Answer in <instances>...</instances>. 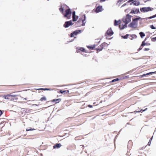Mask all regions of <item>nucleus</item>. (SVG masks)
<instances>
[{"instance_id":"nucleus-1","label":"nucleus","mask_w":156,"mask_h":156,"mask_svg":"<svg viewBox=\"0 0 156 156\" xmlns=\"http://www.w3.org/2000/svg\"><path fill=\"white\" fill-rule=\"evenodd\" d=\"M122 21L125 23V24H121L120 20L117 21L116 20H114V25L116 26L120 24L119 27L120 30H122L127 27V15L122 18Z\"/></svg>"},{"instance_id":"nucleus-2","label":"nucleus","mask_w":156,"mask_h":156,"mask_svg":"<svg viewBox=\"0 0 156 156\" xmlns=\"http://www.w3.org/2000/svg\"><path fill=\"white\" fill-rule=\"evenodd\" d=\"M140 18V17L138 16L136 18L133 19L132 22L128 26L134 28H136L137 27V23L136 22Z\"/></svg>"},{"instance_id":"nucleus-3","label":"nucleus","mask_w":156,"mask_h":156,"mask_svg":"<svg viewBox=\"0 0 156 156\" xmlns=\"http://www.w3.org/2000/svg\"><path fill=\"white\" fill-rule=\"evenodd\" d=\"M65 12L66 13L64 15V17H67L68 19H70L72 13L71 9H66L65 11Z\"/></svg>"},{"instance_id":"nucleus-4","label":"nucleus","mask_w":156,"mask_h":156,"mask_svg":"<svg viewBox=\"0 0 156 156\" xmlns=\"http://www.w3.org/2000/svg\"><path fill=\"white\" fill-rule=\"evenodd\" d=\"M154 9L150 7H143L140 8V11L141 12H148L149 11H151Z\"/></svg>"},{"instance_id":"nucleus-5","label":"nucleus","mask_w":156,"mask_h":156,"mask_svg":"<svg viewBox=\"0 0 156 156\" xmlns=\"http://www.w3.org/2000/svg\"><path fill=\"white\" fill-rule=\"evenodd\" d=\"M73 23H72L71 20L66 21L64 24V27L65 28H67L69 27V26L73 25Z\"/></svg>"},{"instance_id":"nucleus-6","label":"nucleus","mask_w":156,"mask_h":156,"mask_svg":"<svg viewBox=\"0 0 156 156\" xmlns=\"http://www.w3.org/2000/svg\"><path fill=\"white\" fill-rule=\"evenodd\" d=\"M113 34V32L112 31L111 28L108 29L106 32L105 34V36L107 37V35L108 36H111Z\"/></svg>"},{"instance_id":"nucleus-7","label":"nucleus","mask_w":156,"mask_h":156,"mask_svg":"<svg viewBox=\"0 0 156 156\" xmlns=\"http://www.w3.org/2000/svg\"><path fill=\"white\" fill-rule=\"evenodd\" d=\"M137 37V36L135 34L129 35L127 34V38H129L130 40H132L134 38Z\"/></svg>"},{"instance_id":"nucleus-8","label":"nucleus","mask_w":156,"mask_h":156,"mask_svg":"<svg viewBox=\"0 0 156 156\" xmlns=\"http://www.w3.org/2000/svg\"><path fill=\"white\" fill-rule=\"evenodd\" d=\"M103 10L102 6H99L97 7L95 12L96 13L99 12H101Z\"/></svg>"},{"instance_id":"nucleus-9","label":"nucleus","mask_w":156,"mask_h":156,"mask_svg":"<svg viewBox=\"0 0 156 156\" xmlns=\"http://www.w3.org/2000/svg\"><path fill=\"white\" fill-rule=\"evenodd\" d=\"M4 98L6 99H9L12 101L14 100V99L11 98L9 97V94H7L6 95L3 96Z\"/></svg>"},{"instance_id":"nucleus-10","label":"nucleus","mask_w":156,"mask_h":156,"mask_svg":"<svg viewBox=\"0 0 156 156\" xmlns=\"http://www.w3.org/2000/svg\"><path fill=\"white\" fill-rule=\"evenodd\" d=\"M61 146V145L60 144H56L53 146V147L54 149L56 148H59Z\"/></svg>"},{"instance_id":"nucleus-11","label":"nucleus","mask_w":156,"mask_h":156,"mask_svg":"<svg viewBox=\"0 0 156 156\" xmlns=\"http://www.w3.org/2000/svg\"><path fill=\"white\" fill-rule=\"evenodd\" d=\"M133 3L134 5L138 6L140 4V2L138 1H136L132 2L130 4L131 5Z\"/></svg>"},{"instance_id":"nucleus-12","label":"nucleus","mask_w":156,"mask_h":156,"mask_svg":"<svg viewBox=\"0 0 156 156\" xmlns=\"http://www.w3.org/2000/svg\"><path fill=\"white\" fill-rule=\"evenodd\" d=\"M61 101V99L59 98V99H53L52 101L55 102V103L56 104V103H59Z\"/></svg>"},{"instance_id":"nucleus-13","label":"nucleus","mask_w":156,"mask_h":156,"mask_svg":"<svg viewBox=\"0 0 156 156\" xmlns=\"http://www.w3.org/2000/svg\"><path fill=\"white\" fill-rule=\"evenodd\" d=\"M81 32V30H76V31L73 32V34H74V35H76L78 33H80Z\"/></svg>"},{"instance_id":"nucleus-14","label":"nucleus","mask_w":156,"mask_h":156,"mask_svg":"<svg viewBox=\"0 0 156 156\" xmlns=\"http://www.w3.org/2000/svg\"><path fill=\"white\" fill-rule=\"evenodd\" d=\"M155 73V72H149V73H146V74H144L143 75H141V77H143L146 75H149L150 74H154Z\"/></svg>"},{"instance_id":"nucleus-15","label":"nucleus","mask_w":156,"mask_h":156,"mask_svg":"<svg viewBox=\"0 0 156 156\" xmlns=\"http://www.w3.org/2000/svg\"><path fill=\"white\" fill-rule=\"evenodd\" d=\"M84 19L82 20V26H84L85 25V23H86V22H85V21L86 18V16L85 15H84Z\"/></svg>"},{"instance_id":"nucleus-16","label":"nucleus","mask_w":156,"mask_h":156,"mask_svg":"<svg viewBox=\"0 0 156 156\" xmlns=\"http://www.w3.org/2000/svg\"><path fill=\"white\" fill-rule=\"evenodd\" d=\"M103 48L104 47L101 45H100L98 48H96V49L98 51H100L103 49Z\"/></svg>"},{"instance_id":"nucleus-17","label":"nucleus","mask_w":156,"mask_h":156,"mask_svg":"<svg viewBox=\"0 0 156 156\" xmlns=\"http://www.w3.org/2000/svg\"><path fill=\"white\" fill-rule=\"evenodd\" d=\"M78 18V16H73V21L74 22L76 21Z\"/></svg>"},{"instance_id":"nucleus-18","label":"nucleus","mask_w":156,"mask_h":156,"mask_svg":"<svg viewBox=\"0 0 156 156\" xmlns=\"http://www.w3.org/2000/svg\"><path fill=\"white\" fill-rule=\"evenodd\" d=\"M139 34L141 38H143L145 36V34L144 33L142 32H140L139 33Z\"/></svg>"},{"instance_id":"nucleus-19","label":"nucleus","mask_w":156,"mask_h":156,"mask_svg":"<svg viewBox=\"0 0 156 156\" xmlns=\"http://www.w3.org/2000/svg\"><path fill=\"white\" fill-rule=\"evenodd\" d=\"M127 24L131 21V20L130 19V18H131V16L129 15V14H127Z\"/></svg>"},{"instance_id":"nucleus-20","label":"nucleus","mask_w":156,"mask_h":156,"mask_svg":"<svg viewBox=\"0 0 156 156\" xmlns=\"http://www.w3.org/2000/svg\"><path fill=\"white\" fill-rule=\"evenodd\" d=\"M37 90H52V89H50V88H40V89H37Z\"/></svg>"},{"instance_id":"nucleus-21","label":"nucleus","mask_w":156,"mask_h":156,"mask_svg":"<svg viewBox=\"0 0 156 156\" xmlns=\"http://www.w3.org/2000/svg\"><path fill=\"white\" fill-rule=\"evenodd\" d=\"M59 92L61 93V94H63L64 93L66 92V93L69 92V90H60L59 91Z\"/></svg>"},{"instance_id":"nucleus-22","label":"nucleus","mask_w":156,"mask_h":156,"mask_svg":"<svg viewBox=\"0 0 156 156\" xmlns=\"http://www.w3.org/2000/svg\"><path fill=\"white\" fill-rule=\"evenodd\" d=\"M147 109V108H146L144 110H142V109H141L140 110V111H135L134 112H144L145 111H146Z\"/></svg>"},{"instance_id":"nucleus-23","label":"nucleus","mask_w":156,"mask_h":156,"mask_svg":"<svg viewBox=\"0 0 156 156\" xmlns=\"http://www.w3.org/2000/svg\"><path fill=\"white\" fill-rule=\"evenodd\" d=\"M47 100L46 98L45 97H42L41 98L40 100L41 101H45Z\"/></svg>"},{"instance_id":"nucleus-24","label":"nucleus","mask_w":156,"mask_h":156,"mask_svg":"<svg viewBox=\"0 0 156 156\" xmlns=\"http://www.w3.org/2000/svg\"><path fill=\"white\" fill-rule=\"evenodd\" d=\"M78 50V51L80 50L81 51H83V52H85V51H86L85 49H84V48H80Z\"/></svg>"},{"instance_id":"nucleus-25","label":"nucleus","mask_w":156,"mask_h":156,"mask_svg":"<svg viewBox=\"0 0 156 156\" xmlns=\"http://www.w3.org/2000/svg\"><path fill=\"white\" fill-rule=\"evenodd\" d=\"M135 14H137V13L140 12L139 9H136L135 10Z\"/></svg>"},{"instance_id":"nucleus-26","label":"nucleus","mask_w":156,"mask_h":156,"mask_svg":"<svg viewBox=\"0 0 156 156\" xmlns=\"http://www.w3.org/2000/svg\"><path fill=\"white\" fill-rule=\"evenodd\" d=\"M152 138H153V136L150 139L149 141V142L148 143V145H149V146L151 144V140H152Z\"/></svg>"},{"instance_id":"nucleus-27","label":"nucleus","mask_w":156,"mask_h":156,"mask_svg":"<svg viewBox=\"0 0 156 156\" xmlns=\"http://www.w3.org/2000/svg\"><path fill=\"white\" fill-rule=\"evenodd\" d=\"M146 44L145 43V41H143L141 45V47L145 46Z\"/></svg>"},{"instance_id":"nucleus-28","label":"nucleus","mask_w":156,"mask_h":156,"mask_svg":"<svg viewBox=\"0 0 156 156\" xmlns=\"http://www.w3.org/2000/svg\"><path fill=\"white\" fill-rule=\"evenodd\" d=\"M119 80V78H116V79H114L112 81V82H114L117 81Z\"/></svg>"},{"instance_id":"nucleus-29","label":"nucleus","mask_w":156,"mask_h":156,"mask_svg":"<svg viewBox=\"0 0 156 156\" xmlns=\"http://www.w3.org/2000/svg\"><path fill=\"white\" fill-rule=\"evenodd\" d=\"M88 48H90V49H93L94 48H95V45H94L92 46H88Z\"/></svg>"},{"instance_id":"nucleus-30","label":"nucleus","mask_w":156,"mask_h":156,"mask_svg":"<svg viewBox=\"0 0 156 156\" xmlns=\"http://www.w3.org/2000/svg\"><path fill=\"white\" fill-rule=\"evenodd\" d=\"M106 45H108V44L104 42L102 43L101 45L103 47L105 46Z\"/></svg>"},{"instance_id":"nucleus-31","label":"nucleus","mask_w":156,"mask_h":156,"mask_svg":"<svg viewBox=\"0 0 156 156\" xmlns=\"http://www.w3.org/2000/svg\"><path fill=\"white\" fill-rule=\"evenodd\" d=\"M59 10L62 13L64 11V9L63 8H61L59 9Z\"/></svg>"},{"instance_id":"nucleus-32","label":"nucleus","mask_w":156,"mask_h":156,"mask_svg":"<svg viewBox=\"0 0 156 156\" xmlns=\"http://www.w3.org/2000/svg\"><path fill=\"white\" fill-rule=\"evenodd\" d=\"M121 37L123 39H127V34L125 36H121Z\"/></svg>"},{"instance_id":"nucleus-33","label":"nucleus","mask_w":156,"mask_h":156,"mask_svg":"<svg viewBox=\"0 0 156 156\" xmlns=\"http://www.w3.org/2000/svg\"><path fill=\"white\" fill-rule=\"evenodd\" d=\"M17 96V95H16L9 94L10 97H13L15 98Z\"/></svg>"},{"instance_id":"nucleus-34","label":"nucleus","mask_w":156,"mask_h":156,"mask_svg":"<svg viewBox=\"0 0 156 156\" xmlns=\"http://www.w3.org/2000/svg\"><path fill=\"white\" fill-rule=\"evenodd\" d=\"M130 13H134V14H135V10L134 9H132L130 12Z\"/></svg>"},{"instance_id":"nucleus-35","label":"nucleus","mask_w":156,"mask_h":156,"mask_svg":"<svg viewBox=\"0 0 156 156\" xmlns=\"http://www.w3.org/2000/svg\"><path fill=\"white\" fill-rule=\"evenodd\" d=\"M150 27L152 29H156L155 27L153 25H151L150 26Z\"/></svg>"},{"instance_id":"nucleus-36","label":"nucleus","mask_w":156,"mask_h":156,"mask_svg":"<svg viewBox=\"0 0 156 156\" xmlns=\"http://www.w3.org/2000/svg\"><path fill=\"white\" fill-rule=\"evenodd\" d=\"M73 16H76V12L75 11H73L72 12Z\"/></svg>"},{"instance_id":"nucleus-37","label":"nucleus","mask_w":156,"mask_h":156,"mask_svg":"<svg viewBox=\"0 0 156 156\" xmlns=\"http://www.w3.org/2000/svg\"><path fill=\"white\" fill-rule=\"evenodd\" d=\"M152 18V16H151L148 17H147V18H146L145 19H146V20H147L150 19H151Z\"/></svg>"},{"instance_id":"nucleus-38","label":"nucleus","mask_w":156,"mask_h":156,"mask_svg":"<svg viewBox=\"0 0 156 156\" xmlns=\"http://www.w3.org/2000/svg\"><path fill=\"white\" fill-rule=\"evenodd\" d=\"M74 35H74V34H73V32L71 33L70 34V37H73Z\"/></svg>"},{"instance_id":"nucleus-39","label":"nucleus","mask_w":156,"mask_h":156,"mask_svg":"<svg viewBox=\"0 0 156 156\" xmlns=\"http://www.w3.org/2000/svg\"><path fill=\"white\" fill-rule=\"evenodd\" d=\"M81 21V20H80V19H79V20L76 23H80Z\"/></svg>"},{"instance_id":"nucleus-40","label":"nucleus","mask_w":156,"mask_h":156,"mask_svg":"<svg viewBox=\"0 0 156 156\" xmlns=\"http://www.w3.org/2000/svg\"><path fill=\"white\" fill-rule=\"evenodd\" d=\"M34 130V129H26V131H30V130Z\"/></svg>"},{"instance_id":"nucleus-41","label":"nucleus","mask_w":156,"mask_h":156,"mask_svg":"<svg viewBox=\"0 0 156 156\" xmlns=\"http://www.w3.org/2000/svg\"><path fill=\"white\" fill-rule=\"evenodd\" d=\"M149 49H150L148 48H145L144 49V51H148V50H149Z\"/></svg>"},{"instance_id":"nucleus-42","label":"nucleus","mask_w":156,"mask_h":156,"mask_svg":"<svg viewBox=\"0 0 156 156\" xmlns=\"http://www.w3.org/2000/svg\"><path fill=\"white\" fill-rule=\"evenodd\" d=\"M142 48V47H141V46L140 47V48L138 49V51H140V50H141Z\"/></svg>"},{"instance_id":"nucleus-43","label":"nucleus","mask_w":156,"mask_h":156,"mask_svg":"<svg viewBox=\"0 0 156 156\" xmlns=\"http://www.w3.org/2000/svg\"><path fill=\"white\" fill-rule=\"evenodd\" d=\"M123 0H119V1L117 3H119V2H121L123 1Z\"/></svg>"},{"instance_id":"nucleus-44","label":"nucleus","mask_w":156,"mask_h":156,"mask_svg":"<svg viewBox=\"0 0 156 156\" xmlns=\"http://www.w3.org/2000/svg\"><path fill=\"white\" fill-rule=\"evenodd\" d=\"M152 16V18H154L156 17V14L154 15H153V16Z\"/></svg>"},{"instance_id":"nucleus-45","label":"nucleus","mask_w":156,"mask_h":156,"mask_svg":"<svg viewBox=\"0 0 156 156\" xmlns=\"http://www.w3.org/2000/svg\"><path fill=\"white\" fill-rule=\"evenodd\" d=\"M126 5V3H125L123 5H122V6H121V8L124 6H125Z\"/></svg>"},{"instance_id":"nucleus-46","label":"nucleus","mask_w":156,"mask_h":156,"mask_svg":"<svg viewBox=\"0 0 156 156\" xmlns=\"http://www.w3.org/2000/svg\"><path fill=\"white\" fill-rule=\"evenodd\" d=\"M2 112L1 110H0V116L2 114Z\"/></svg>"},{"instance_id":"nucleus-47","label":"nucleus","mask_w":156,"mask_h":156,"mask_svg":"<svg viewBox=\"0 0 156 156\" xmlns=\"http://www.w3.org/2000/svg\"><path fill=\"white\" fill-rule=\"evenodd\" d=\"M88 106L90 108H92V106L90 105H88Z\"/></svg>"},{"instance_id":"nucleus-48","label":"nucleus","mask_w":156,"mask_h":156,"mask_svg":"<svg viewBox=\"0 0 156 156\" xmlns=\"http://www.w3.org/2000/svg\"><path fill=\"white\" fill-rule=\"evenodd\" d=\"M132 143V141H129L128 142V144H130V143Z\"/></svg>"},{"instance_id":"nucleus-49","label":"nucleus","mask_w":156,"mask_h":156,"mask_svg":"<svg viewBox=\"0 0 156 156\" xmlns=\"http://www.w3.org/2000/svg\"><path fill=\"white\" fill-rule=\"evenodd\" d=\"M153 39L155 40L156 41V37H155L153 38Z\"/></svg>"},{"instance_id":"nucleus-50","label":"nucleus","mask_w":156,"mask_h":156,"mask_svg":"<svg viewBox=\"0 0 156 156\" xmlns=\"http://www.w3.org/2000/svg\"><path fill=\"white\" fill-rule=\"evenodd\" d=\"M100 1L101 2H103L105 1V0H100Z\"/></svg>"},{"instance_id":"nucleus-51","label":"nucleus","mask_w":156,"mask_h":156,"mask_svg":"<svg viewBox=\"0 0 156 156\" xmlns=\"http://www.w3.org/2000/svg\"><path fill=\"white\" fill-rule=\"evenodd\" d=\"M122 116H126V115H124V114H123V115H122Z\"/></svg>"},{"instance_id":"nucleus-52","label":"nucleus","mask_w":156,"mask_h":156,"mask_svg":"<svg viewBox=\"0 0 156 156\" xmlns=\"http://www.w3.org/2000/svg\"><path fill=\"white\" fill-rule=\"evenodd\" d=\"M146 39H147V38H145L144 40V41H146Z\"/></svg>"},{"instance_id":"nucleus-53","label":"nucleus","mask_w":156,"mask_h":156,"mask_svg":"<svg viewBox=\"0 0 156 156\" xmlns=\"http://www.w3.org/2000/svg\"><path fill=\"white\" fill-rule=\"evenodd\" d=\"M24 99L25 100H26L27 99H26V98H24Z\"/></svg>"},{"instance_id":"nucleus-54","label":"nucleus","mask_w":156,"mask_h":156,"mask_svg":"<svg viewBox=\"0 0 156 156\" xmlns=\"http://www.w3.org/2000/svg\"><path fill=\"white\" fill-rule=\"evenodd\" d=\"M115 140H114V144H115Z\"/></svg>"},{"instance_id":"nucleus-55","label":"nucleus","mask_w":156,"mask_h":156,"mask_svg":"<svg viewBox=\"0 0 156 156\" xmlns=\"http://www.w3.org/2000/svg\"><path fill=\"white\" fill-rule=\"evenodd\" d=\"M83 147H84V146L83 145H81Z\"/></svg>"},{"instance_id":"nucleus-56","label":"nucleus","mask_w":156,"mask_h":156,"mask_svg":"<svg viewBox=\"0 0 156 156\" xmlns=\"http://www.w3.org/2000/svg\"><path fill=\"white\" fill-rule=\"evenodd\" d=\"M15 99V100H17V98H16V99Z\"/></svg>"},{"instance_id":"nucleus-57","label":"nucleus","mask_w":156,"mask_h":156,"mask_svg":"<svg viewBox=\"0 0 156 156\" xmlns=\"http://www.w3.org/2000/svg\"><path fill=\"white\" fill-rule=\"evenodd\" d=\"M126 9L125 10V11L126 12Z\"/></svg>"},{"instance_id":"nucleus-58","label":"nucleus","mask_w":156,"mask_h":156,"mask_svg":"<svg viewBox=\"0 0 156 156\" xmlns=\"http://www.w3.org/2000/svg\"><path fill=\"white\" fill-rule=\"evenodd\" d=\"M148 44V45H150V44Z\"/></svg>"},{"instance_id":"nucleus-59","label":"nucleus","mask_w":156,"mask_h":156,"mask_svg":"<svg viewBox=\"0 0 156 156\" xmlns=\"http://www.w3.org/2000/svg\"><path fill=\"white\" fill-rule=\"evenodd\" d=\"M155 72V73H156V71L155 72Z\"/></svg>"},{"instance_id":"nucleus-60","label":"nucleus","mask_w":156,"mask_h":156,"mask_svg":"<svg viewBox=\"0 0 156 156\" xmlns=\"http://www.w3.org/2000/svg\"><path fill=\"white\" fill-rule=\"evenodd\" d=\"M48 1H49V0H48Z\"/></svg>"}]
</instances>
